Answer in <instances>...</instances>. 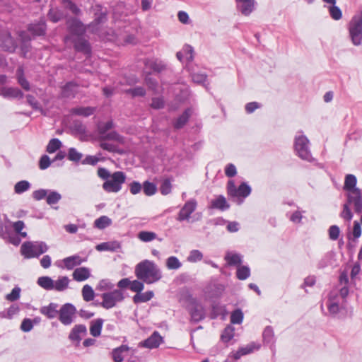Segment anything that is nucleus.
<instances>
[{"instance_id":"obj_10","label":"nucleus","mask_w":362,"mask_h":362,"mask_svg":"<svg viewBox=\"0 0 362 362\" xmlns=\"http://www.w3.org/2000/svg\"><path fill=\"white\" fill-rule=\"evenodd\" d=\"M227 192L228 196L231 197H247L252 192L251 187L247 182H242L237 188L232 180L228 181L227 184Z\"/></svg>"},{"instance_id":"obj_21","label":"nucleus","mask_w":362,"mask_h":362,"mask_svg":"<svg viewBox=\"0 0 362 362\" xmlns=\"http://www.w3.org/2000/svg\"><path fill=\"white\" fill-rule=\"evenodd\" d=\"M209 208L224 211L230 208V204L223 195H218L211 201Z\"/></svg>"},{"instance_id":"obj_17","label":"nucleus","mask_w":362,"mask_h":362,"mask_svg":"<svg viewBox=\"0 0 362 362\" xmlns=\"http://www.w3.org/2000/svg\"><path fill=\"white\" fill-rule=\"evenodd\" d=\"M237 10L245 16H250L255 9V0H235Z\"/></svg>"},{"instance_id":"obj_25","label":"nucleus","mask_w":362,"mask_h":362,"mask_svg":"<svg viewBox=\"0 0 362 362\" xmlns=\"http://www.w3.org/2000/svg\"><path fill=\"white\" fill-rule=\"evenodd\" d=\"M121 248V243L119 241H109L100 243L95 246L98 251L116 252Z\"/></svg>"},{"instance_id":"obj_58","label":"nucleus","mask_w":362,"mask_h":362,"mask_svg":"<svg viewBox=\"0 0 362 362\" xmlns=\"http://www.w3.org/2000/svg\"><path fill=\"white\" fill-rule=\"evenodd\" d=\"M21 289L20 287L15 286L12 289L11 292L6 296L5 298L10 302L16 301L19 299L21 296Z\"/></svg>"},{"instance_id":"obj_8","label":"nucleus","mask_w":362,"mask_h":362,"mask_svg":"<svg viewBox=\"0 0 362 362\" xmlns=\"http://www.w3.org/2000/svg\"><path fill=\"white\" fill-rule=\"evenodd\" d=\"M327 307L329 315L334 318H339V314L345 310L344 303L340 300L338 293L334 291L329 294Z\"/></svg>"},{"instance_id":"obj_22","label":"nucleus","mask_w":362,"mask_h":362,"mask_svg":"<svg viewBox=\"0 0 362 362\" xmlns=\"http://www.w3.org/2000/svg\"><path fill=\"white\" fill-rule=\"evenodd\" d=\"M189 73V75L192 79V81L197 84H201L206 90H209V84H206L205 82L207 79V75L202 72H195L192 66H189V69H187Z\"/></svg>"},{"instance_id":"obj_15","label":"nucleus","mask_w":362,"mask_h":362,"mask_svg":"<svg viewBox=\"0 0 362 362\" xmlns=\"http://www.w3.org/2000/svg\"><path fill=\"white\" fill-rule=\"evenodd\" d=\"M91 10L94 14V20L89 25L90 27L98 25L104 23L107 21V10L100 4H95L93 6L91 7Z\"/></svg>"},{"instance_id":"obj_19","label":"nucleus","mask_w":362,"mask_h":362,"mask_svg":"<svg viewBox=\"0 0 362 362\" xmlns=\"http://www.w3.org/2000/svg\"><path fill=\"white\" fill-rule=\"evenodd\" d=\"M263 342L274 351L275 349L276 339L274 329L272 326H267L262 333Z\"/></svg>"},{"instance_id":"obj_14","label":"nucleus","mask_w":362,"mask_h":362,"mask_svg":"<svg viewBox=\"0 0 362 362\" xmlns=\"http://www.w3.org/2000/svg\"><path fill=\"white\" fill-rule=\"evenodd\" d=\"M160 81L162 83H175V72L170 66L160 61Z\"/></svg>"},{"instance_id":"obj_11","label":"nucleus","mask_w":362,"mask_h":362,"mask_svg":"<svg viewBox=\"0 0 362 362\" xmlns=\"http://www.w3.org/2000/svg\"><path fill=\"white\" fill-rule=\"evenodd\" d=\"M76 309L71 303H65L58 311L59 320L64 325H69L74 321Z\"/></svg>"},{"instance_id":"obj_60","label":"nucleus","mask_w":362,"mask_h":362,"mask_svg":"<svg viewBox=\"0 0 362 362\" xmlns=\"http://www.w3.org/2000/svg\"><path fill=\"white\" fill-rule=\"evenodd\" d=\"M171 180L169 178L165 179L160 186V192L163 195H167L171 192Z\"/></svg>"},{"instance_id":"obj_4","label":"nucleus","mask_w":362,"mask_h":362,"mask_svg":"<svg viewBox=\"0 0 362 362\" xmlns=\"http://www.w3.org/2000/svg\"><path fill=\"white\" fill-rule=\"evenodd\" d=\"M299 133L300 134L296 135L294 139V150L296 155L302 160L311 162L313 158L310 150V141L302 132Z\"/></svg>"},{"instance_id":"obj_39","label":"nucleus","mask_w":362,"mask_h":362,"mask_svg":"<svg viewBox=\"0 0 362 362\" xmlns=\"http://www.w3.org/2000/svg\"><path fill=\"white\" fill-rule=\"evenodd\" d=\"M48 18L53 23H57L64 18V13L58 8H50L47 13Z\"/></svg>"},{"instance_id":"obj_48","label":"nucleus","mask_w":362,"mask_h":362,"mask_svg":"<svg viewBox=\"0 0 362 362\" xmlns=\"http://www.w3.org/2000/svg\"><path fill=\"white\" fill-rule=\"evenodd\" d=\"M62 4L66 8L69 9L73 14L78 16L81 14V9L71 0H62Z\"/></svg>"},{"instance_id":"obj_46","label":"nucleus","mask_w":362,"mask_h":362,"mask_svg":"<svg viewBox=\"0 0 362 362\" xmlns=\"http://www.w3.org/2000/svg\"><path fill=\"white\" fill-rule=\"evenodd\" d=\"M82 296L85 301L89 302L93 300L95 293L93 288L88 284L83 286L82 288Z\"/></svg>"},{"instance_id":"obj_49","label":"nucleus","mask_w":362,"mask_h":362,"mask_svg":"<svg viewBox=\"0 0 362 362\" xmlns=\"http://www.w3.org/2000/svg\"><path fill=\"white\" fill-rule=\"evenodd\" d=\"M61 146H62V142L59 139H57V138L52 139L49 141V143L47 146L46 151L49 153H53L55 151H57L58 149H59L61 148Z\"/></svg>"},{"instance_id":"obj_26","label":"nucleus","mask_w":362,"mask_h":362,"mask_svg":"<svg viewBox=\"0 0 362 362\" xmlns=\"http://www.w3.org/2000/svg\"><path fill=\"white\" fill-rule=\"evenodd\" d=\"M57 308L58 305L57 303H50L48 305L42 307L40 312L47 318L53 319L58 315Z\"/></svg>"},{"instance_id":"obj_28","label":"nucleus","mask_w":362,"mask_h":362,"mask_svg":"<svg viewBox=\"0 0 362 362\" xmlns=\"http://www.w3.org/2000/svg\"><path fill=\"white\" fill-rule=\"evenodd\" d=\"M192 110L190 108H187L183 113L180 115L174 122L173 127L175 129H182L188 122L191 115Z\"/></svg>"},{"instance_id":"obj_53","label":"nucleus","mask_w":362,"mask_h":362,"mask_svg":"<svg viewBox=\"0 0 362 362\" xmlns=\"http://www.w3.org/2000/svg\"><path fill=\"white\" fill-rule=\"evenodd\" d=\"M166 266L168 269H178L181 267L182 263L180 262L177 257L171 256L166 260Z\"/></svg>"},{"instance_id":"obj_45","label":"nucleus","mask_w":362,"mask_h":362,"mask_svg":"<svg viewBox=\"0 0 362 362\" xmlns=\"http://www.w3.org/2000/svg\"><path fill=\"white\" fill-rule=\"evenodd\" d=\"M30 183L27 180H21L14 185V192L16 194H21L28 191L30 188Z\"/></svg>"},{"instance_id":"obj_42","label":"nucleus","mask_w":362,"mask_h":362,"mask_svg":"<svg viewBox=\"0 0 362 362\" xmlns=\"http://www.w3.org/2000/svg\"><path fill=\"white\" fill-rule=\"evenodd\" d=\"M111 224L112 220L106 216H102L94 221V226L98 229H104Z\"/></svg>"},{"instance_id":"obj_3","label":"nucleus","mask_w":362,"mask_h":362,"mask_svg":"<svg viewBox=\"0 0 362 362\" xmlns=\"http://www.w3.org/2000/svg\"><path fill=\"white\" fill-rule=\"evenodd\" d=\"M134 273L138 279L146 284H151L158 279L156 265L149 260L139 263L135 267Z\"/></svg>"},{"instance_id":"obj_31","label":"nucleus","mask_w":362,"mask_h":362,"mask_svg":"<svg viewBox=\"0 0 362 362\" xmlns=\"http://www.w3.org/2000/svg\"><path fill=\"white\" fill-rule=\"evenodd\" d=\"M83 262V259L77 255L66 257L63 259V263L66 269L71 270L75 267L80 265Z\"/></svg>"},{"instance_id":"obj_12","label":"nucleus","mask_w":362,"mask_h":362,"mask_svg":"<svg viewBox=\"0 0 362 362\" xmlns=\"http://www.w3.org/2000/svg\"><path fill=\"white\" fill-rule=\"evenodd\" d=\"M346 204L353 205L354 211L360 214L362 213V193L361 189L346 193Z\"/></svg>"},{"instance_id":"obj_9","label":"nucleus","mask_w":362,"mask_h":362,"mask_svg":"<svg viewBox=\"0 0 362 362\" xmlns=\"http://www.w3.org/2000/svg\"><path fill=\"white\" fill-rule=\"evenodd\" d=\"M103 301L100 305L108 310L115 307L117 303L123 301L124 299V293L122 290L115 289L112 291L103 293L101 296Z\"/></svg>"},{"instance_id":"obj_64","label":"nucleus","mask_w":362,"mask_h":362,"mask_svg":"<svg viewBox=\"0 0 362 362\" xmlns=\"http://www.w3.org/2000/svg\"><path fill=\"white\" fill-rule=\"evenodd\" d=\"M114 288V284H112L108 279H102L100 281L97 286V289L101 291L112 290Z\"/></svg>"},{"instance_id":"obj_7","label":"nucleus","mask_w":362,"mask_h":362,"mask_svg":"<svg viewBox=\"0 0 362 362\" xmlns=\"http://www.w3.org/2000/svg\"><path fill=\"white\" fill-rule=\"evenodd\" d=\"M144 72L146 85L149 88L156 90L157 88L156 80L158 76V65L156 62L152 59L146 60Z\"/></svg>"},{"instance_id":"obj_50","label":"nucleus","mask_w":362,"mask_h":362,"mask_svg":"<svg viewBox=\"0 0 362 362\" xmlns=\"http://www.w3.org/2000/svg\"><path fill=\"white\" fill-rule=\"evenodd\" d=\"M61 199L62 195L57 191H48L46 201L49 205H52L58 203Z\"/></svg>"},{"instance_id":"obj_35","label":"nucleus","mask_w":362,"mask_h":362,"mask_svg":"<svg viewBox=\"0 0 362 362\" xmlns=\"http://www.w3.org/2000/svg\"><path fill=\"white\" fill-rule=\"evenodd\" d=\"M243 256L240 254L228 252L225 255V260L230 266L240 265L242 263Z\"/></svg>"},{"instance_id":"obj_5","label":"nucleus","mask_w":362,"mask_h":362,"mask_svg":"<svg viewBox=\"0 0 362 362\" xmlns=\"http://www.w3.org/2000/svg\"><path fill=\"white\" fill-rule=\"evenodd\" d=\"M48 250V246L44 242H25L21 247V255L25 258L38 257Z\"/></svg>"},{"instance_id":"obj_20","label":"nucleus","mask_w":362,"mask_h":362,"mask_svg":"<svg viewBox=\"0 0 362 362\" xmlns=\"http://www.w3.org/2000/svg\"><path fill=\"white\" fill-rule=\"evenodd\" d=\"M69 29L72 35V38L83 35L85 28L83 24L76 18H72L69 23Z\"/></svg>"},{"instance_id":"obj_29","label":"nucleus","mask_w":362,"mask_h":362,"mask_svg":"<svg viewBox=\"0 0 362 362\" xmlns=\"http://www.w3.org/2000/svg\"><path fill=\"white\" fill-rule=\"evenodd\" d=\"M182 51L185 59V68L189 69L194 59V48L188 44H185L182 47Z\"/></svg>"},{"instance_id":"obj_47","label":"nucleus","mask_w":362,"mask_h":362,"mask_svg":"<svg viewBox=\"0 0 362 362\" xmlns=\"http://www.w3.org/2000/svg\"><path fill=\"white\" fill-rule=\"evenodd\" d=\"M253 350L254 346L252 344H248L246 346L240 347L235 353H234L233 358L234 359L238 360L241 356L252 353Z\"/></svg>"},{"instance_id":"obj_23","label":"nucleus","mask_w":362,"mask_h":362,"mask_svg":"<svg viewBox=\"0 0 362 362\" xmlns=\"http://www.w3.org/2000/svg\"><path fill=\"white\" fill-rule=\"evenodd\" d=\"M78 85L70 81L66 83L62 88L61 91V97L63 98H74L77 93Z\"/></svg>"},{"instance_id":"obj_38","label":"nucleus","mask_w":362,"mask_h":362,"mask_svg":"<svg viewBox=\"0 0 362 362\" xmlns=\"http://www.w3.org/2000/svg\"><path fill=\"white\" fill-rule=\"evenodd\" d=\"M128 350L129 347L126 345H122L119 347L114 349L112 351V356L113 361L115 362H122L124 360L122 353L124 351H127Z\"/></svg>"},{"instance_id":"obj_34","label":"nucleus","mask_w":362,"mask_h":362,"mask_svg":"<svg viewBox=\"0 0 362 362\" xmlns=\"http://www.w3.org/2000/svg\"><path fill=\"white\" fill-rule=\"evenodd\" d=\"M103 322V320L101 318H98L90 322V334L93 337H98L100 335Z\"/></svg>"},{"instance_id":"obj_62","label":"nucleus","mask_w":362,"mask_h":362,"mask_svg":"<svg viewBox=\"0 0 362 362\" xmlns=\"http://www.w3.org/2000/svg\"><path fill=\"white\" fill-rule=\"evenodd\" d=\"M329 238L332 240H337L340 235V228L337 225L331 226L328 229Z\"/></svg>"},{"instance_id":"obj_56","label":"nucleus","mask_w":362,"mask_h":362,"mask_svg":"<svg viewBox=\"0 0 362 362\" xmlns=\"http://www.w3.org/2000/svg\"><path fill=\"white\" fill-rule=\"evenodd\" d=\"M157 237L156 233L150 231H141L138 234V238L143 242H150Z\"/></svg>"},{"instance_id":"obj_44","label":"nucleus","mask_w":362,"mask_h":362,"mask_svg":"<svg viewBox=\"0 0 362 362\" xmlns=\"http://www.w3.org/2000/svg\"><path fill=\"white\" fill-rule=\"evenodd\" d=\"M235 328L232 325H228L223 331L221 338L224 343H228L234 337Z\"/></svg>"},{"instance_id":"obj_2","label":"nucleus","mask_w":362,"mask_h":362,"mask_svg":"<svg viewBox=\"0 0 362 362\" xmlns=\"http://www.w3.org/2000/svg\"><path fill=\"white\" fill-rule=\"evenodd\" d=\"M97 173L100 178L105 180L102 187L108 193L119 192L122 189V185L125 182L127 178L126 174L122 171H115L111 174L105 168H99Z\"/></svg>"},{"instance_id":"obj_32","label":"nucleus","mask_w":362,"mask_h":362,"mask_svg":"<svg viewBox=\"0 0 362 362\" xmlns=\"http://www.w3.org/2000/svg\"><path fill=\"white\" fill-rule=\"evenodd\" d=\"M1 95L4 98H23V93L18 88H4Z\"/></svg>"},{"instance_id":"obj_24","label":"nucleus","mask_w":362,"mask_h":362,"mask_svg":"<svg viewBox=\"0 0 362 362\" xmlns=\"http://www.w3.org/2000/svg\"><path fill=\"white\" fill-rule=\"evenodd\" d=\"M87 329L84 325H76L71 329L69 338L71 341L79 342L81 340V335L86 334Z\"/></svg>"},{"instance_id":"obj_1","label":"nucleus","mask_w":362,"mask_h":362,"mask_svg":"<svg viewBox=\"0 0 362 362\" xmlns=\"http://www.w3.org/2000/svg\"><path fill=\"white\" fill-rule=\"evenodd\" d=\"M179 302L189 313L191 322L197 323L206 317V309L197 298L193 297L187 291H182L179 293Z\"/></svg>"},{"instance_id":"obj_59","label":"nucleus","mask_w":362,"mask_h":362,"mask_svg":"<svg viewBox=\"0 0 362 362\" xmlns=\"http://www.w3.org/2000/svg\"><path fill=\"white\" fill-rule=\"evenodd\" d=\"M329 13L331 18L335 21H339L342 18V12L336 5L329 7Z\"/></svg>"},{"instance_id":"obj_55","label":"nucleus","mask_w":362,"mask_h":362,"mask_svg":"<svg viewBox=\"0 0 362 362\" xmlns=\"http://www.w3.org/2000/svg\"><path fill=\"white\" fill-rule=\"evenodd\" d=\"M203 254L199 250H192L190 251L187 259L189 262H197L202 259Z\"/></svg>"},{"instance_id":"obj_57","label":"nucleus","mask_w":362,"mask_h":362,"mask_svg":"<svg viewBox=\"0 0 362 362\" xmlns=\"http://www.w3.org/2000/svg\"><path fill=\"white\" fill-rule=\"evenodd\" d=\"M113 127V122L108 121L107 122H100L98 125V131L100 136H103Z\"/></svg>"},{"instance_id":"obj_63","label":"nucleus","mask_w":362,"mask_h":362,"mask_svg":"<svg viewBox=\"0 0 362 362\" xmlns=\"http://www.w3.org/2000/svg\"><path fill=\"white\" fill-rule=\"evenodd\" d=\"M340 216L346 221H350L353 218V214L350 209L349 204L344 203L343 210L340 214Z\"/></svg>"},{"instance_id":"obj_36","label":"nucleus","mask_w":362,"mask_h":362,"mask_svg":"<svg viewBox=\"0 0 362 362\" xmlns=\"http://www.w3.org/2000/svg\"><path fill=\"white\" fill-rule=\"evenodd\" d=\"M95 110V108L92 107H78L72 108L70 112L76 115L88 117L94 113Z\"/></svg>"},{"instance_id":"obj_18","label":"nucleus","mask_w":362,"mask_h":362,"mask_svg":"<svg viewBox=\"0 0 362 362\" xmlns=\"http://www.w3.org/2000/svg\"><path fill=\"white\" fill-rule=\"evenodd\" d=\"M74 48L76 51L90 54L91 48L88 40L83 38V35L74 37L71 39Z\"/></svg>"},{"instance_id":"obj_54","label":"nucleus","mask_w":362,"mask_h":362,"mask_svg":"<svg viewBox=\"0 0 362 362\" xmlns=\"http://www.w3.org/2000/svg\"><path fill=\"white\" fill-rule=\"evenodd\" d=\"M243 320V313L240 309H235L230 315V322L232 324L239 325Z\"/></svg>"},{"instance_id":"obj_6","label":"nucleus","mask_w":362,"mask_h":362,"mask_svg":"<svg viewBox=\"0 0 362 362\" xmlns=\"http://www.w3.org/2000/svg\"><path fill=\"white\" fill-rule=\"evenodd\" d=\"M348 30L352 43L358 46L362 43V10L350 21Z\"/></svg>"},{"instance_id":"obj_52","label":"nucleus","mask_w":362,"mask_h":362,"mask_svg":"<svg viewBox=\"0 0 362 362\" xmlns=\"http://www.w3.org/2000/svg\"><path fill=\"white\" fill-rule=\"evenodd\" d=\"M143 189H144V193L146 196H152V195L155 194L157 192L156 185L152 182H148V181H145L143 183Z\"/></svg>"},{"instance_id":"obj_33","label":"nucleus","mask_w":362,"mask_h":362,"mask_svg":"<svg viewBox=\"0 0 362 362\" xmlns=\"http://www.w3.org/2000/svg\"><path fill=\"white\" fill-rule=\"evenodd\" d=\"M357 179L352 174H348L345 177L344 189L347 192H354L355 189H359L356 187Z\"/></svg>"},{"instance_id":"obj_30","label":"nucleus","mask_w":362,"mask_h":362,"mask_svg":"<svg viewBox=\"0 0 362 362\" xmlns=\"http://www.w3.org/2000/svg\"><path fill=\"white\" fill-rule=\"evenodd\" d=\"M73 279L77 281H83L90 276V272L87 267H79L73 272Z\"/></svg>"},{"instance_id":"obj_13","label":"nucleus","mask_w":362,"mask_h":362,"mask_svg":"<svg viewBox=\"0 0 362 362\" xmlns=\"http://www.w3.org/2000/svg\"><path fill=\"white\" fill-rule=\"evenodd\" d=\"M197 206V202L195 199H190L186 202L178 213L177 220L180 221H188Z\"/></svg>"},{"instance_id":"obj_51","label":"nucleus","mask_w":362,"mask_h":362,"mask_svg":"<svg viewBox=\"0 0 362 362\" xmlns=\"http://www.w3.org/2000/svg\"><path fill=\"white\" fill-rule=\"evenodd\" d=\"M332 255L329 252L325 254L319 260L317 267V269H324L332 263Z\"/></svg>"},{"instance_id":"obj_61","label":"nucleus","mask_w":362,"mask_h":362,"mask_svg":"<svg viewBox=\"0 0 362 362\" xmlns=\"http://www.w3.org/2000/svg\"><path fill=\"white\" fill-rule=\"evenodd\" d=\"M82 153L75 148H70L68 151V159L71 161L78 162L82 158Z\"/></svg>"},{"instance_id":"obj_41","label":"nucleus","mask_w":362,"mask_h":362,"mask_svg":"<svg viewBox=\"0 0 362 362\" xmlns=\"http://www.w3.org/2000/svg\"><path fill=\"white\" fill-rule=\"evenodd\" d=\"M37 284L45 290H53L54 281L49 276H41L37 279Z\"/></svg>"},{"instance_id":"obj_40","label":"nucleus","mask_w":362,"mask_h":362,"mask_svg":"<svg viewBox=\"0 0 362 362\" xmlns=\"http://www.w3.org/2000/svg\"><path fill=\"white\" fill-rule=\"evenodd\" d=\"M153 296V293L152 291H146L144 293H137L134 297H133V301L134 303H144L150 300Z\"/></svg>"},{"instance_id":"obj_43","label":"nucleus","mask_w":362,"mask_h":362,"mask_svg":"<svg viewBox=\"0 0 362 362\" xmlns=\"http://www.w3.org/2000/svg\"><path fill=\"white\" fill-rule=\"evenodd\" d=\"M250 276V269L248 266L239 265L236 271V276L239 280H245Z\"/></svg>"},{"instance_id":"obj_37","label":"nucleus","mask_w":362,"mask_h":362,"mask_svg":"<svg viewBox=\"0 0 362 362\" xmlns=\"http://www.w3.org/2000/svg\"><path fill=\"white\" fill-rule=\"evenodd\" d=\"M69 281V279L67 276H59L57 281H54L53 290L64 291L68 288Z\"/></svg>"},{"instance_id":"obj_16","label":"nucleus","mask_w":362,"mask_h":362,"mask_svg":"<svg viewBox=\"0 0 362 362\" xmlns=\"http://www.w3.org/2000/svg\"><path fill=\"white\" fill-rule=\"evenodd\" d=\"M28 30L35 37L45 35L47 24L45 18L42 17L38 21L29 24Z\"/></svg>"},{"instance_id":"obj_27","label":"nucleus","mask_w":362,"mask_h":362,"mask_svg":"<svg viewBox=\"0 0 362 362\" xmlns=\"http://www.w3.org/2000/svg\"><path fill=\"white\" fill-rule=\"evenodd\" d=\"M139 345L148 349L158 347V332L154 331L150 337L141 341Z\"/></svg>"}]
</instances>
